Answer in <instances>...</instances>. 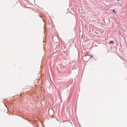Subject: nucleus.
Returning <instances> with one entry per match:
<instances>
[{
  "label": "nucleus",
  "instance_id": "1",
  "mask_svg": "<svg viewBox=\"0 0 127 127\" xmlns=\"http://www.w3.org/2000/svg\"><path fill=\"white\" fill-rule=\"evenodd\" d=\"M114 43V42H113V41H111L109 42V44H110L111 43Z\"/></svg>",
  "mask_w": 127,
  "mask_h": 127
},
{
  "label": "nucleus",
  "instance_id": "2",
  "mask_svg": "<svg viewBox=\"0 0 127 127\" xmlns=\"http://www.w3.org/2000/svg\"><path fill=\"white\" fill-rule=\"evenodd\" d=\"M113 11L115 13V11L114 9L113 10Z\"/></svg>",
  "mask_w": 127,
  "mask_h": 127
}]
</instances>
